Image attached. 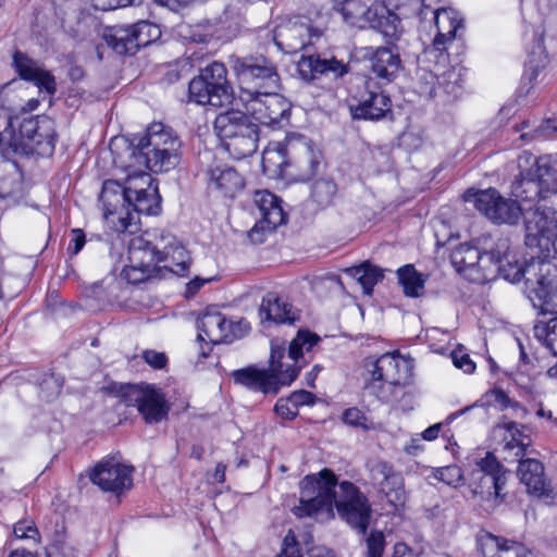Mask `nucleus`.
I'll return each mask as SVG.
<instances>
[{
    "label": "nucleus",
    "instance_id": "obj_9",
    "mask_svg": "<svg viewBox=\"0 0 557 557\" xmlns=\"http://www.w3.org/2000/svg\"><path fill=\"white\" fill-rule=\"evenodd\" d=\"M127 169L129 172L123 186L127 201V216H120L123 231L129 226V209L144 214H157L160 209L158 187L153 184L149 170L134 165V160L131 158Z\"/></svg>",
    "mask_w": 557,
    "mask_h": 557
},
{
    "label": "nucleus",
    "instance_id": "obj_31",
    "mask_svg": "<svg viewBox=\"0 0 557 557\" xmlns=\"http://www.w3.org/2000/svg\"><path fill=\"white\" fill-rule=\"evenodd\" d=\"M261 322L293 323L297 317L293 306L275 293H268L259 309Z\"/></svg>",
    "mask_w": 557,
    "mask_h": 557
},
{
    "label": "nucleus",
    "instance_id": "obj_4",
    "mask_svg": "<svg viewBox=\"0 0 557 557\" xmlns=\"http://www.w3.org/2000/svg\"><path fill=\"white\" fill-rule=\"evenodd\" d=\"M261 164L271 178L282 177L294 169L300 180L313 176L320 164V152L312 141L300 134H289L282 143H271L263 151Z\"/></svg>",
    "mask_w": 557,
    "mask_h": 557
},
{
    "label": "nucleus",
    "instance_id": "obj_58",
    "mask_svg": "<svg viewBox=\"0 0 557 557\" xmlns=\"http://www.w3.org/2000/svg\"><path fill=\"white\" fill-rule=\"evenodd\" d=\"M143 358L149 366L156 369H162L168 361V358L164 352L156 350H145L143 352Z\"/></svg>",
    "mask_w": 557,
    "mask_h": 557
},
{
    "label": "nucleus",
    "instance_id": "obj_52",
    "mask_svg": "<svg viewBox=\"0 0 557 557\" xmlns=\"http://www.w3.org/2000/svg\"><path fill=\"white\" fill-rule=\"evenodd\" d=\"M385 546L384 535L380 531L371 532L367 537V557H382Z\"/></svg>",
    "mask_w": 557,
    "mask_h": 557
},
{
    "label": "nucleus",
    "instance_id": "obj_32",
    "mask_svg": "<svg viewBox=\"0 0 557 557\" xmlns=\"http://www.w3.org/2000/svg\"><path fill=\"white\" fill-rule=\"evenodd\" d=\"M153 245L159 247L160 255L163 257L159 263L170 260L172 272L182 276L187 273L190 265V257L175 237L171 235L162 236L160 243Z\"/></svg>",
    "mask_w": 557,
    "mask_h": 557
},
{
    "label": "nucleus",
    "instance_id": "obj_16",
    "mask_svg": "<svg viewBox=\"0 0 557 557\" xmlns=\"http://www.w3.org/2000/svg\"><path fill=\"white\" fill-rule=\"evenodd\" d=\"M133 467L115 458H104L89 473L90 481L103 492L120 495L133 484Z\"/></svg>",
    "mask_w": 557,
    "mask_h": 557
},
{
    "label": "nucleus",
    "instance_id": "obj_27",
    "mask_svg": "<svg viewBox=\"0 0 557 557\" xmlns=\"http://www.w3.org/2000/svg\"><path fill=\"white\" fill-rule=\"evenodd\" d=\"M298 71L305 81H313L321 75H332L334 78L347 73V65L336 59H325L320 55L302 57Z\"/></svg>",
    "mask_w": 557,
    "mask_h": 557
},
{
    "label": "nucleus",
    "instance_id": "obj_57",
    "mask_svg": "<svg viewBox=\"0 0 557 557\" xmlns=\"http://www.w3.org/2000/svg\"><path fill=\"white\" fill-rule=\"evenodd\" d=\"M345 423L352 426L366 428L367 418L358 408H349L343 414Z\"/></svg>",
    "mask_w": 557,
    "mask_h": 557
},
{
    "label": "nucleus",
    "instance_id": "obj_38",
    "mask_svg": "<svg viewBox=\"0 0 557 557\" xmlns=\"http://www.w3.org/2000/svg\"><path fill=\"white\" fill-rule=\"evenodd\" d=\"M508 252V238H498L490 251L482 253L479 263L482 283L493 280L498 274V260Z\"/></svg>",
    "mask_w": 557,
    "mask_h": 557
},
{
    "label": "nucleus",
    "instance_id": "obj_60",
    "mask_svg": "<svg viewBox=\"0 0 557 557\" xmlns=\"http://www.w3.org/2000/svg\"><path fill=\"white\" fill-rule=\"evenodd\" d=\"M85 245V234L79 228L72 230V239L69 244L67 251L77 255Z\"/></svg>",
    "mask_w": 557,
    "mask_h": 557
},
{
    "label": "nucleus",
    "instance_id": "obj_56",
    "mask_svg": "<svg viewBox=\"0 0 557 557\" xmlns=\"http://www.w3.org/2000/svg\"><path fill=\"white\" fill-rule=\"evenodd\" d=\"M277 416L285 420H292L298 414V409L286 398H280L274 407Z\"/></svg>",
    "mask_w": 557,
    "mask_h": 557
},
{
    "label": "nucleus",
    "instance_id": "obj_30",
    "mask_svg": "<svg viewBox=\"0 0 557 557\" xmlns=\"http://www.w3.org/2000/svg\"><path fill=\"white\" fill-rule=\"evenodd\" d=\"M14 65L18 75L25 79L33 82L40 89H45L52 95L55 91V82L52 75L40 69L35 61L29 59L22 52H15Z\"/></svg>",
    "mask_w": 557,
    "mask_h": 557
},
{
    "label": "nucleus",
    "instance_id": "obj_33",
    "mask_svg": "<svg viewBox=\"0 0 557 557\" xmlns=\"http://www.w3.org/2000/svg\"><path fill=\"white\" fill-rule=\"evenodd\" d=\"M209 188L220 191L224 196L233 197L244 187L242 175L230 166H215L210 169Z\"/></svg>",
    "mask_w": 557,
    "mask_h": 557
},
{
    "label": "nucleus",
    "instance_id": "obj_41",
    "mask_svg": "<svg viewBox=\"0 0 557 557\" xmlns=\"http://www.w3.org/2000/svg\"><path fill=\"white\" fill-rule=\"evenodd\" d=\"M399 284L408 297H420L424 290L425 276L419 273L414 265L406 264L397 270Z\"/></svg>",
    "mask_w": 557,
    "mask_h": 557
},
{
    "label": "nucleus",
    "instance_id": "obj_50",
    "mask_svg": "<svg viewBox=\"0 0 557 557\" xmlns=\"http://www.w3.org/2000/svg\"><path fill=\"white\" fill-rule=\"evenodd\" d=\"M13 534L20 540H29L35 544L40 542V533L32 519H23L14 524Z\"/></svg>",
    "mask_w": 557,
    "mask_h": 557
},
{
    "label": "nucleus",
    "instance_id": "obj_22",
    "mask_svg": "<svg viewBox=\"0 0 557 557\" xmlns=\"http://www.w3.org/2000/svg\"><path fill=\"white\" fill-rule=\"evenodd\" d=\"M367 26L379 32L387 44L398 41L404 33L399 16L383 2H374L370 5V16Z\"/></svg>",
    "mask_w": 557,
    "mask_h": 557
},
{
    "label": "nucleus",
    "instance_id": "obj_3",
    "mask_svg": "<svg viewBox=\"0 0 557 557\" xmlns=\"http://www.w3.org/2000/svg\"><path fill=\"white\" fill-rule=\"evenodd\" d=\"M530 260L521 265L516 255L510 249L508 240V252L498 260L497 276L504 277L511 283L520 282L525 284V293L535 308L543 312H557V267L548 261V257L541 253L540 249L530 247Z\"/></svg>",
    "mask_w": 557,
    "mask_h": 557
},
{
    "label": "nucleus",
    "instance_id": "obj_47",
    "mask_svg": "<svg viewBox=\"0 0 557 557\" xmlns=\"http://www.w3.org/2000/svg\"><path fill=\"white\" fill-rule=\"evenodd\" d=\"M39 129L38 120L25 119L20 125L18 133L13 136L10 146L14 147L15 150L22 149L24 151L26 144H28L34 136H37V131Z\"/></svg>",
    "mask_w": 557,
    "mask_h": 557
},
{
    "label": "nucleus",
    "instance_id": "obj_40",
    "mask_svg": "<svg viewBox=\"0 0 557 557\" xmlns=\"http://www.w3.org/2000/svg\"><path fill=\"white\" fill-rule=\"evenodd\" d=\"M345 272L361 285L367 295H371L374 285L384 277L383 271L369 262L348 268Z\"/></svg>",
    "mask_w": 557,
    "mask_h": 557
},
{
    "label": "nucleus",
    "instance_id": "obj_49",
    "mask_svg": "<svg viewBox=\"0 0 557 557\" xmlns=\"http://www.w3.org/2000/svg\"><path fill=\"white\" fill-rule=\"evenodd\" d=\"M62 385V379L54 373L45 375L39 384L40 397L46 401H51L59 396Z\"/></svg>",
    "mask_w": 557,
    "mask_h": 557
},
{
    "label": "nucleus",
    "instance_id": "obj_48",
    "mask_svg": "<svg viewBox=\"0 0 557 557\" xmlns=\"http://www.w3.org/2000/svg\"><path fill=\"white\" fill-rule=\"evenodd\" d=\"M54 150V139L50 134H42L37 131V136L26 144L24 152L37 154H51Z\"/></svg>",
    "mask_w": 557,
    "mask_h": 557
},
{
    "label": "nucleus",
    "instance_id": "obj_21",
    "mask_svg": "<svg viewBox=\"0 0 557 557\" xmlns=\"http://www.w3.org/2000/svg\"><path fill=\"white\" fill-rule=\"evenodd\" d=\"M392 100L380 88L372 89L367 85L366 91L361 95L358 103L350 106L354 119L376 121L391 111Z\"/></svg>",
    "mask_w": 557,
    "mask_h": 557
},
{
    "label": "nucleus",
    "instance_id": "obj_23",
    "mask_svg": "<svg viewBox=\"0 0 557 557\" xmlns=\"http://www.w3.org/2000/svg\"><path fill=\"white\" fill-rule=\"evenodd\" d=\"M198 339L210 344H220L230 341L232 320H227L215 308H207L197 322Z\"/></svg>",
    "mask_w": 557,
    "mask_h": 557
},
{
    "label": "nucleus",
    "instance_id": "obj_2",
    "mask_svg": "<svg viewBox=\"0 0 557 557\" xmlns=\"http://www.w3.org/2000/svg\"><path fill=\"white\" fill-rule=\"evenodd\" d=\"M319 336L309 331H299L297 336L289 343L287 359L285 342L273 339L271 342L270 369L259 370L253 367L236 370L233 372L235 383L251 391L264 394H276L280 385L290 384L298 375L300 366H297L304 350L310 351L319 342Z\"/></svg>",
    "mask_w": 557,
    "mask_h": 557
},
{
    "label": "nucleus",
    "instance_id": "obj_18",
    "mask_svg": "<svg viewBox=\"0 0 557 557\" xmlns=\"http://www.w3.org/2000/svg\"><path fill=\"white\" fill-rule=\"evenodd\" d=\"M320 32L312 29L306 17L288 20L275 27L273 40L282 51L296 53L311 44L312 37H320Z\"/></svg>",
    "mask_w": 557,
    "mask_h": 557
},
{
    "label": "nucleus",
    "instance_id": "obj_12",
    "mask_svg": "<svg viewBox=\"0 0 557 557\" xmlns=\"http://www.w3.org/2000/svg\"><path fill=\"white\" fill-rule=\"evenodd\" d=\"M278 89H268L262 92L246 89L238 92V99L244 104L247 114L258 123L282 127L289 121L292 103L277 92Z\"/></svg>",
    "mask_w": 557,
    "mask_h": 557
},
{
    "label": "nucleus",
    "instance_id": "obj_39",
    "mask_svg": "<svg viewBox=\"0 0 557 557\" xmlns=\"http://www.w3.org/2000/svg\"><path fill=\"white\" fill-rule=\"evenodd\" d=\"M99 200L103 206L106 218L116 213L119 206H122L127 211L124 187L115 181H106L103 183Z\"/></svg>",
    "mask_w": 557,
    "mask_h": 557
},
{
    "label": "nucleus",
    "instance_id": "obj_26",
    "mask_svg": "<svg viewBox=\"0 0 557 557\" xmlns=\"http://www.w3.org/2000/svg\"><path fill=\"white\" fill-rule=\"evenodd\" d=\"M495 435L503 437V450L507 454L504 458L511 459L512 461H520L524 455L525 449L530 445V438L523 434V426L517 422L509 421L499 424L494 429Z\"/></svg>",
    "mask_w": 557,
    "mask_h": 557
},
{
    "label": "nucleus",
    "instance_id": "obj_28",
    "mask_svg": "<svg viewBox=\"0 0 557 557\" xmlns=\"http://www.w3.org/2000/svg\"><path fill=\"white\" fill-rule=\"evenodd\" d=\"M481 256L479 248L460 244L451 251L450 262L455 270L470 282L482 283L481 270H479Z\"/></svg>",
    "mask_w": 557,
    "mask_h": 557
},
{
    "label": "nucleus",
    "instance_id": "obj_5",
    "mask_svg": "<svg viewBox=\"0 0 557 557\" xmlns=\"http://www.w3.org/2000/svg\"><path fill=\"white\" fill-rule=\"evenodd\" d=\"M518 169L512 189L517 198L541 205L545 194L557 195V154L536 157L523 151L518 158Z\"/></svg>",
    "mask_w": 557,
    "mask_h": 557
},
{
    "label": "nucleus",
    "instance_id": "obj_6",
    "mask_svg": "<svg viewBox=\"0 0 557 557\" xmlns=\"http://www.w3.org/2000/svg\"><path fill=\"white\" fill-rule=\"evenodd\" d=\"M513 200L503 197L495 188L484 190L469 189L463 194V200L471 202L483 215L496 224H516L523 215L525 237L528 236V220L533 213L556 211L545 205H533L531 201Z\"/></svg>",
    "mask_w": 557,
    "mask_h": 557
},
{
    "label": "nucleus",
    "instance_id": "obj_62",
    "mask_svg": "<svg viewBox=\"0 0 557 557\" xmlns=\"http://www.w3.org/2000/svg\"><path fill=\"white\" fill-rule=\"evenodd\" d=\"M95 7L101 10H112L132 4L134 0H94Z\"/></svg>",
    "mask_w": 557,
    "mask_h": 557
},
{
    "label": "nucleus",
    "instance_id": "obj_37",
    "mask_svg": "<svg viewBox=\"0 0 557 557\" xmlns=\"http://www.w3.org/2000/svg\"><path fill=\"white\" fill-rule=\"evenodd\" d=\"M484 557H527L525 548L513 541L488 535L482 544Z\"/></svg>",
    "mask_w": 557,
    "mask_h": 557
},
{
    "label": "nucleus",
    "instance_id": "obj_53",
    "mask_svg": "<svg viewBox=\"0 0 557 557\" xmlns=\"http://www.w3.org/2000/svg\"><path fill=\"white\" fill-rule=\"evenodd\" d=\"M420 86V92L432 97L435 92V86L437 84V75L425 69H419L418 71Z\"/></svg>",
    "mask_w": 557,
    "mask_h": 557
},
{
    "label": "nucleus",
    "instance_id": "obj_64",
    "mask_svg": "<svg viewBox=\"0 0 557 557\" xmlns=\"http://www.w3.org/2000/svg\"><path fill=\"white\" fill-rule=\"evenodd\" d=\"M494 400L502 406V408H507L511 406V400L507 396V394L502 389H495L492 393Z\"/></svg>",
    "mask_w": 557,
    "mask_h": 557
},
{
    "label": "nucleus",
    "instance_id": "obj_35",
    "mask_svg": "<svg viewBox=\"0 0 557 557\" xmlns=\"http://www.w3.org/2000/svg\"><path fill=\"white\" fill-rule=\"evenodd\" d=\"M518 475L529 493L543 495L547 492L544 467L537 459H521L519 461Z\"/></svg>",
    "mask_w": 557,
    "mask_h": 557
},
{
    "label": "nucleus",
    "instance_id": "obj_19",
    "mask_svg": "<svg viewBox=\"0 0 557 557\" xmlns=\"http://www.w3.org/2000/svg\"><path fill=\"white\" fill-rule=\"evenodd\" d=\"M253 201L258 209L260 219L249 232L253 242H262L259 232H272L285 222L286 215L281 207V200L268 190L255 193Z\"/></svg>",
    "mask_w": 557,
    "mask_h": 557
},
{
    "label": "nucleus",
    "instance_id": "obj_24",
    "mask_svg": "<svg viewBox=\"0 0 557 557\" xmlns=\"http://www.w3.org/2000/svg\"><path fill=\"white\" fill-rule=\"evenodd\" d=\"M140 149L151 147L159 152L168 153V162L174 161V152H180L181 141L172 128L162 123H152L144 136L137 140Z\"/></svg>",
    "mask_w": 557,
    "mask_h": 557
},
{
    "label": "nucleus",
    "instance_id": "obj_63",
    "mask_svg": "<svg viewBox=\"0 0 557 557\" xmlns=\"http://www.w3.org/2000/svg\"><path fill=\"white\" fill-rule=\"evenodd\" d=\"M210 280H205L200 277H195L191 280L186 287V297H193L196 295V293L205 285V283L209 282Z\"/></svg>",
    "mask_w": 557,
    "mask_h": 557
},
{
    "label": "nucleus",
    "instance_id": "obj_20",
    "mask_svg": "<svg viewBox=\"0 0 557 557\" xmlns=\"http://www.w3.org/2000/svg\"><path fill=\"white\" fill-rule=\"evenodd\" d=\"M370 474L372 482L377 485L389 504L398 506L405 503L404 478L391 465L383 461L376 462L371 467Z\"/></svg>",
    "mask_w": 557,
    "mask_h": 557
},
{
    "label": "nucleus",
    "instance_id": "obj_14",
    "mask_svg": "<svg viewBox=\"0 0 557 557\" xmlns=\"http://www.w3.org/2000/svg\"><path fill=\"white\" fill-rule=\"evenodd\" d=\"M112 391L127 406H136L144 420L148 423H157L168 416L169 407L164 395L152 386L121 384L113 386Z\"/></svg>",
    "mask_w": 557,
    "mask_h": 557
},
{
    "label": "nucleus",
    "instance_id": "obj_44",
    "mask_svg": "<svg viewBox=\"0 0 557 557\" xmlns=\"http://www.w3.org/2000/svg\"><path fill=\"white\" fill-rule=\"evenodd\" d=\"M542 314L543 312L540 309ZM552 314L550 312H548ZM554 314H557L555 312ZM535 338L543 343L554 355H557V315L552 318L549 321H537L533 327Z\"/></svg>",
    "mask_w": 557,
    "mask_h": 557
},
{
    "label": "nucleus",
    "instance_id": "obj_7",
    "mask_svg": "<svg viewBox=\"0 0 557 557\" xmlns=\"http://www.w3.org/2000/svg\"><path fill=\"white\" fill-rule=\"evenodd\" d=\"M412 371V359L398 354H384L372 363L371 377L366 389L381 401L391 403L410 383Z\"/></svg>",
    "mask_w": 557,
    "mask_h": 557
},
{
    "label": "nucleus",
    "instance_id": "obj_59",
    "mask_svg": "<svg viewBox=\"0 0 557 557\" xmlns=\"http://www.w3.org/2000/svg\"><path fill=\"white\" fill-rule=\"evenodd\" d=\"M314 398L315 396L312 393L305 389L296 391L288 397L292 405H295L297 409L299 406L312 405L314 403Z\"/></svg>",
    "mask_w": 557,
    "mask_h": 557
},
{
    "label": "nucleus",
    "instance_id": "obj_61",
    "mask_svg": "<svg viewBox=\"0 0 557 557\" xmlns=\"http://www.w3.org/2000/svg\"><path fill=\"white\" fill-rule=\"evenodd\" d=\"M250 327L246 320L242 319L237 322L232 321V329L230 330V341L239 338L249 332Z\"/></svg>",
    "mask_w": 557,
    "mask_h": 557
},
{
    "label": "nucleus",
    "instance_id": "obj_1",
    "mask_svg": "<svg viewBox=\"0 0 557 557\" xmlns=\"http://www.w3.org/2000/svg\"><path fill=\"white\" fill-rule=\"evenodd\" d=\"M333 506L359 533L367 532L371 517L367 497L349 481L337 484V478L330 469H323L318 475H307L301 481L299 505L293 508V512L305 518L320 510L331 511Z\"/></svg>",
    "mask_w": 557,
    "mask_h": 557
},
{
    "label": "nucleus",
    "instance_id": "obj_25",
    "mask_svg": "<svg viewBox=\"0 0 557 557\" xmlns=\"http://www.w3.org/2000/svg\"><path fill=\"white\" fill-rule=\"evenodd\" d=\"M434 22L437 34L433 40V47L428 50V53L438 52L443 57L446 44L451 41L458 29L462 27V20L451 9H437L434 11Z\"/></svg>",
    "mask_w": 557,
    "mask_h": 557
},
{
    "label": "nucleus",
    "instance_id": "obj_42",
    "mask_svg": "<svg viewBox=\"0 0 557 557\" xmlns=\"http://www.w3.org/2000/svg\"><path fill=\"white\" fill-rule=\"evenodd\" d=\"M108 45L119 54H135L138 44L134 40L131 26H117L107 37Z\"/></svg>",
    "mask_w": 557,
    "mask_h": 557
},
{
    "label": "nucleus",
    "instance_id": "obj_17",
    "mask_svg": "<svg viewBox=\"0 0 557 557\" xmlns=\"http://www.w3.org/2000/svg\"><path fill=\"white\" fill-rule=\"evenodd\" d=\"M129 253L131 260H138V263L126 265L122 273L125 280L132 284H138L148 280L157 263L163 259L159 247L143 237L132 240Z\"/></svg>",
    "mask_w": 557,
    "mask_h": 557
},
{
    "label": "nucleus",
    "instance_id": "obj_51",
    "mask_svg": "<svg viewBox=\"0 0 557 557\" xmlns=\"http://www.w3.org/2000/svg\"><path fill=\"white\" fill-rule=\"evenodd\" d=\"M433 476L449 486L456 487L462 479V472L457 466H447L436 469L433 472Z\"/></svg>",
    "mask_w": 557,
    "mask_h": 557
},
{
    "label": "nucleus",
    "instance_id": "obj_10",
    "mask_svg": "<svg viewBox=\"0 0 557 557\" xmlns=\"http://www.w3.org/2000/svg\"><path fill=\"white\" fill-rule=\"evenodd\" d=\"M189 99L197 104L220 108L230 104L233 89L227 81V70L221 62H212L189 82Z\"/></svg>",
    "mask_w": 557,
    "mask_h": 557
},
{
    "label": "nucleus",
    "instance_id": "obj_29",
    "mask_svg": "<svg viewBox=\"0 0 557 557\" xmlns=\"http://www.w3.org/2000/svg\"><path fill=\"white\" fill-rule=\"evenodd\" d=\"M174 161L168 162V153L164 151L159 152L151 147L140 149L138 143L134 145L129 158L134 160V165L143 166L151 172H168L174 169L181 159L180 152H174Z\"/></svg>",
    "mask_w": 557,
    "mask_h": 557
},
{
    "label": "nucleus",
    "instance_id": "obj_34",
    "mask_svg": "<svg viewBox=\"0 0 557 557\" xmlns=\"http://www.w3.org/2000/svg\"><path fill=\"white\" fill-rule=\"evenodd\" d=\"M60 20L63 30L73 38L86 36L94 23L89 12L74 5H67L61 10Z\"/></svg>",
    "mask_w": 557,
    "mask_h": 557
},
{
    "label": "nucleus",
    "instance_id": "obj_43",
    "mask_svg": "<svg viewBox=\"0 0 557 557\" xmlns=\"http://www.w3.org/2000/svg\"><path fill=\"white\" fill-rule=\"evenodd\" d=\"M339 12L344 21L359 28L367 27L370 16V5L361 0H344L341 4Z\"/></svg>",
    "mask_w": 557,
    "mask_h": 557
},
{
    "label": "nucleus",
    "instance_id": "obj_54",
    "mask_svg": "<svg viewBox=\"0 0 557 557\" xmlns=\"http://www.w3.org/2000/svg\"><path fill=\"white\" fill-rule=\"evenodd\" d=\"M451 359L454 366L461 369L465 373H472L475 370V363L462 347L453 350Z\"/></svg>",
    "mask_w": 557,
    "mask_h": 557
},
{
    "label": "nucleus",
    "instance_id": "obj_11",
    "mask_svg": "<svg viewBox=\"0 0 557 557\" xmlns=\"http://www.w3.org/2000/svg\"><path fill=\"white\" fill-rule=\"evenodd\" d=\"M472 463L473 468L469 474L471 493L495 507L503 500L500 492L506 483L503 466L490 451L473 454Z\"/></svg>",
    "mask_w": 557,
    "mask_h": 557
},
{
    "label": "nucleus",
    "instance_id": "obj_15",
    "mask_svg": "<svg viewBox=\"0 0 557 557\" xmlns=\"http://www.w3.org/2000/svg\"><path fill=\"white\" fill-rule=\"evenodd\" d=\"M525 243L545 257L557 258V211L533 213L528 220Z\"/></svg>",
    "mask_w": 557,
    "mask_h": 557
},
{
    "label": "nucleus",
    "instance_id": "obj_8",
    "mask_svg": "<svg viewBox=\"0 0 557 557\" xmlns=\"http://www.w3.org/2000/svg\"><path fill=\"white\" fill-rule=\"evenodd\" d=\"M214 131L222 140L224 149L234 159L249 157L258 148V125L239 110L220 113L214 121Z\"/></svg>",
    "mask_w": 557,
    "mask_h": 557
},
{
    "label": "nucleus",
    "instance_id": "obj_55",
    "mask_svg": "<svg viewBox=\"0 0 557 557\" xmlns=\"http://www.w3.org/2000/svg\"><path fill=\"white\" fill-rule=\"evenodd\" d=\"M391 4L395 5L396 9H405L408 14H418L422 18H425L423 11V0H387Z\"/></svg>",
    "mask_w": 557,
    "mask_h": 557
},
{
    "label": "nucleus",
    "instance_id": "obj_36",
    "mask_svg": "<svg viewBox=\"0 0 557 557\" xmlns=\"http://www.w3.org/2000/svg\"><path fill=\"white\" fill-rule=\"evenodd\" d=\"M401 67L398 52L392 48L380 47L371 57V70L380 78L393 81Z\"/></svg>",
    "mask_w": 557,
    "mask_h": 557
},
{
    "label": "nucleus",
    "instance_id": "obj_46",
    "mask_svg": "<svg viewBox=\"0 0 557 557\" xmlns=\"http://www.w3.org/2000/svg\"><path fill=\"white\" fill-rule=\"evenodd\" d=\"M129 26L135 38L134 40L138 44V50L154 41L161 34L159 27L148 21H140Z\"/></svg>",
    "mask_w": 557,
    "mask_h": 557
},
{
    "label": "nucleus",
    "instance_id": "obj_45",
    "mask_svg": "<svg viewBox=\"0 0 557 557\" xmlns=\"http://www.w3.org/2000/svg\"><path fill=\"white\" fill-rule=\"evenodd\" d=\"M337 194V185L333 180L320 178L315 181L311 188L312 200L321 208L333 203Z\"/></svg>",
    "mask_w": 557,
    "mask_h": 557
},
{
    "label": "nucleus",
    "instance_id": "obj_13",
    "mask_svg": "<svg viewBox=\"0 0 557 557\" xmlns=\"http://www.w3.org/2000/svg\"><path fill=\"white\" fill-rule=\"evenodd\" d=\"M228 63L239 82V91L255 89L262 92L268 89H280L276 66L262 54L231 55Z\"/></svg>",
    "mask_w": 557,
    "mask_h": 557
}]
</instances>
